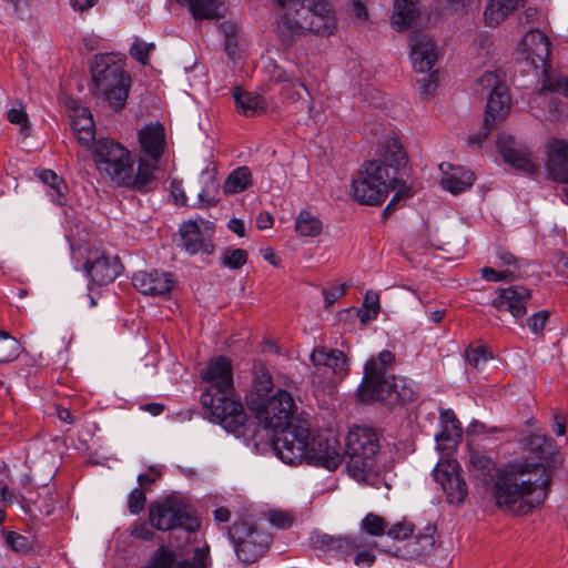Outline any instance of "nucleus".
I'll return each mask as SVG.
<instances>
[{"instance_id":"4be33fe9","label":"nucleus","mask_w":568,"mask_h":568,"mask_svg":"<svg viewBox=\"0 0 568 568\" xmlns=\"http://www.w3.org/2000/svg\"><path fill=\"white\" fill-rule=\"evenodd\" d=\"M530 291L524 286H510L499 290L493 306L499 312H508L515 318L524 316L527 312L526 304L530 300Z\"/></svg>"},{"instance_id":"338daca9","label":"nucleus","mask_w":568,"mask_h":568,"mask_svg":"<svg viewBox=\"0 0 568 568\" xmlns=\"http://www.w3.org/2000/svg\"><path fill=\"white\" fill-rule=\"evenodd\" d=\"M539 17V11L537 8H527L524 12H521L518 17V23L520 26H527L537 21Z\"/></svg>"},{"instance_id":"052dcab7","label":"nucleus","mask_w":568,"mask_h":568,"mask_svg":"<svg viewBox=\"0 0 568 568\" xmlns=\"http://www.w3.org/2000/svg\"><path fill=\"white\" fill-rule=\"evenodd\" d=\"M8 120L13 124L20 125L22 131L28 129V115L22 108H11L8 111Z\"/></svg>"},{"instance_id":"3c124183","label":"nucleus","mask_w":568,"mask_h":568,"mask_svg":"<svg viewBox=\"0 0 568 568\" xmlns=\"http://www.w3.org/2000/svg\"><path fill=\"white\" fill-rule=\"evenodd\" d=\"M426 73H428L427 77H424L417 81L418 85H419L418 87L419 93L423 97H428V95L433 94L435 92V90L437 89V83H438V77H437V72L435 70L426 71Z\"/></svg>"},{"instance_id":"ea45409f","label":"nucleus","mask_w":568,"mask_h":568,"mask_svg":"<svg viewBox=\"0 0 568 568\" xmlns=\"http://www.w3.org/2000/svg\"><path fill=\"white\" fill-rule=\"evenodd\" d=\"M22 353L20 342L6 331H0V364L16 361Z\"/></svg>"},{"instance_id":"39448f33","label":"nucleus","mask_w":568,"mask_h":568,"mask_svg":"<svg viewBox=\"0 0 568 568\" xmlns=\"http://www.w3.org/2000/svg\"><path fill=\"white\" fill-rule=\"evenodd\" d=\"M93 94L109 102L115 111L121 110L129 94L130 77L120 62L110 54L95 55L91 65Z\"/></svg>"},{"instance_id":"6e6552de","label":"nucleus","mask_w":568,"mask_h":568,"mask_svg":"<svg viewBox=\"0 0 568 568\" xmlns=\"http://www.w3.org/2000/svg\"><path fill=\"white\" fill-rule=\"evenodd\" d=\"M311 432L307 422L296 419L275 432L272 446L278 458L285 464L294 465L307 462Z\"/></svg>"},{"instance_id":"79ce46f5","label":"nucleus","mask_w":568,"mask_h":568,"mask_svg":"<svg viewBox=\"0 0 568 568\" xmlns=\"http://www.w3.org/2000/svg\"><path fill=\"white\" fill-rule=\"evenodd\" d=\"M222 264L231 270H239L247 262V252L243 248L229 247L224 250Z\"/></svg>"},{"instance_id":"2f4dec72","label":"nucleus","mask_w":568,"mask_h":568,"mask_svg":"<svg viewBox=\"0 0 568 568\" xmlns=\"http://www.w3.org/2000/svg\"><path fill=\"white\" fill-rule=\"evenodd\" d=\"M233 98L236 109L245 116L263 113L267 108L266 101L260 94L242 91L239 87L235 88Z\"/></svg>"},{"instance_id":"412c9836","label":"nucleus","mask_w":568,"mask_h":568,"mask_svg":"<svg viewBox=\"0 0 568 568\" xmlns=\"http://www.w3.org/2000/svg\"><path fill=\"white\" fill-rule=\"evenodd\" d=\"M497 148L504 161L517 170H521L529 175L538 172V164L532 153L524 146H517L511 136L499 135Z\"/></svg>"},{"instance_id":"5701e85b","label":"nucleus","mask_w":568,"mask_h":568,"mask_svg":"<svg viewBox=\"0 0 568 568\" xmlns=\"http://www.w3.org/2000/svg\"><path fill=\"white\" fill-rule=\"evenodd\" d=\"M181 246L189 254H196L203 252L212 254L214 252V244L212 242V234L203 233L196 222L189 221L181 224L179 229Z\"/></svg>"},{"instance_id":"393cba45","label":"nucleus","mask_w":568,"mask_h":568,"mask_svg":"<svg viewBox=\"0 0 568 568\" xmlns=\"http://www.w3.org/2000/svg\"><path fill=\"white\" fill-rule=\"evenodd\" d=\"M546 168L555 181L568 183V141L554 140L548 144Z\"/></svg>"},{"instance_id":"a878e982","label":"nucleus","mask_w":568,"mask_h":568,"mask_svg":"<svg viewBox=\"0 0 568 568\" xmlns=\"http://www.w3.org/2000/svg\"><path fill=\"white\" fill-rule=\"evenodd\" d=\"M186 7L194 20H219L226 13V0H176Z\"/></svg>"},{"instance_id":"0eeeda50","label":"nucleus","mask_w":568,"mask_h":568,"mask_svg":"<svg viewBox=\"0 0 568 568\" xmlns=\"http://www.w3.org/2000/svg\"><path fill=\"white\" fill-rule=\"evenodd\" d=\"M379 450L376 433L369 427L355 426L347 436L344 454L348 460L346 468L356 480L366 478L367 473L374 467V458Z\"/></svg>"},{"instance_id":"4468645a","label":"nucleus","mask_w":568,"mask_h":568,"mask_svg":"<svg viewBox=\"0 0 568 568\" xmlns=\"http://www.w3.org/2000/svg\"><path fill=\"white\" fill-rule=\"evenodd\" d=\"M307 463L335 470L342 464L345 454L344 447L334 436H316L311 438Z\"/></svg>"},{"instance_id":"cd10ccee","label":"nucleus","mask_w":568,"mask_h":568,"mask_svg":"<svg viewBox=\"0 0 568 568\" xmlns=\"http://www.w3.org/2000/svg\"><path fill=\"white\" fill-rule=\"evenodd\" d=\"M70 118L71 129L77 135L79 143L85 148L93 146L94 122L89 109L84 106L74 108Z\"/></svg>"},{"instance_id":"de8ad7c7","label":"nucleus","mask_w":568,"mask_h":568,"mask_svg":"<svg viewBox=\"0 0 568 568\" xmlns=\"http://www.w3.org/2000/svg\"><path fill=\"white\" fill-rule=\"evenodd\" d=\"M434 527H426L425 532L417 535L415 539V544L418 546L417 548L413 549V552L417 556H422L428 551H430L435 545V538H434Z\"/></svg>"},{"instance_id":"f257e3e1","label":"nucleus","mask_w":568,"mask_h":568,"mask_svg":"<svg viewBox=\"0 0 568 568\" xmlns=\"http://www.w3.org/2000/svg\"><path fill=\"white\" fill-rule=\"evenodd\" d=\"M467 469L499 509L515 515L530 513L548 496L550 478L540 463H515L499 469L489 456L470 448Z\"/></svg>"},{"instance_id":"680f3d73","label":"nucleus","mask_w":568,"mask_h":568,"mask_svg":"<svg viewBox=\"0 0 568 568\" xmlns=\"http://www.w3.org/2000/svg\"><path fill=\"white\" fill-rule=\"evenodd\" d=\"M210 548L209 546L196 548L193 555L192 568H206L209 565Z\"/></svg>"},{"instance_id":"69168bd1","label":"nucleus","mask_w":568,"mask_h":568,"mask_svg":"<svg viewBox=\"0 0 568 568\" xmlns=\"http://www.w3.org/2000/svg\"><path fill=\"white\" fill-rule=\"evenodd\" d=\"M408 196H409V190H406L405 192L399 190L398 192H396L384 210V213H383L384 217L389 216L396 210L398 203Z\"/></svg>"},{"instance_id":"09e8293b","label":"nucleus","mask_w":568,"mask_h":568,"mask_svg":"<svg viewBox=\"0 0 568 568\" xmlns=\"http://www.w3.org/2000/svg\"><path fill=\"white\" fill-rule=\"evenodd\" d=\"M481 277L488 282H503L516 278L514 270L496 271L493 267L486 266L480 270Z\"/></svg>"},{"instance_id":"ddd939ff","label":"nucleus","mask_w":568,"mask_h":568,"mask_svg":"<svg viewBox=\"0 0 568 568\" xmlns=\"http://www.w3.org/2000/svg\"><path fill=\"white\" fill-rule=\"evenodd\" d=\"M312 383L318 385L331 384L333 376L344 377L348 372L345 354L339 349L317 346L311 353Z\"/></svg>"},{"instance_id":"7ed1b4c3","label":"nucleus","mask_w":568,"mask_h":568,"mask_svg":"<svg viewBox=\"0 0 568 568\" xmlns=\"http://www.w3.org/2000/svg\"><path fill=\"white\" fill-rule=\"evenodd\" d=\"M335 28L334 11L327 0H303L296 7L281 9L276 22L277 33L285 43L310 33L329 36Z\"/></svg>"},{"instance_id":"7c9ffc66","label":"nucleus","mask_w":568,"mask_h":568,"mask_svg":"<svg viewBox=\"0 0 568 568\" xmlns=\"http://www.w3.org/2000/svg\"><path fill=\"white\" fill-rule=\"evenodd\" d=\"M521 6L523 0H489L484 12L485 22L489 27H497Z\"/></svg>"},{"instance_id":"4d7b16f0","label":"nucleus","mask_w":568,"mask_h":568,"mask_svg":"<svg viewBox=\"0 0 568 568\" xmlns=\"http://www.w3.org/2000/svg\"><path fill=\"white\" fill-rule=\"evenodd\" d=\"M395 359V356L389 351H382L377 357H372L368 362H374V366L379 375L387 376V366L390 365Z\"/></svg>"},{"instance_id":"c03bdc74","label":"nucleus","mask_w":568,"mask_h":568,"mask_svg":"<svg viewBox=\"0 0 568 568\" xmlns=\"http://www.w3.org/2000/svg\"><path fill=\"white\" fill-rule=\"evenodd\" d=\"M362 529L372 536H382L386 534L387 523L376 514H368L361 524Z\"/></svg>"},{"instance_id":"473e14b6","label":"nucleus","mask_w":568,"mask_h":568,"mask_svg":"<svg viewBox=\"0 0 568 568\" xmlns=\"http://www.w3.org/2000/svg\"><path fill=\"white\" fill-rule=\"evenodd\" d=\"M418 9L415 0H395L392 23L398 30L406 29L416 19Z\"/></svg>"},{"instance_id":"c9c22d12","label":"nucleus","mask_w":568,"mask_h":568,"mask_svg":"<svg viewBox=\"0 0 568 568\" xmlns=\"http://www.w3.org/2000/svg\"><path fill=\"white\" fill-rule=\"evenodd\" d=\"M251 184V170L247 166H240L227 175L223 190L225 194H236L246 190Z\"/></svg>"},{"instance_id":"603ef678","label":"nucleus","mask_w":568,"mask_h":568,"mask_svg":"<svg viewBox=\"0 0 568 568\" xmlns=\"http://www.w3.org/2000/svg\"><path fill=\"white\" fill-rule=\"evenodd\" d=\"M504 84V82H501L497 74L491 72V71H486L484 72L477 80H476V87H477V91H488L490 90L494 91L495 88L499 87Z\"/></svg>"},{"instance_id":"f704fd0d","label":"nucleus","mask_w":568,"mask_h":568,"mask_svg":"<svg viewBox=\"0 0 568 568\" xmlns=\"http://www.w3.org/2000/svg\"><path fill=\"white\" fill-rule=\"evenodd\" d=\"M442 432L436 435L437 442L456 443L463 435V428L452 409L440 410Z\"/></svg>"},{"instance_id":"4c0bfd02","label":"nucleus","mask_w":568,"mask_h":568,"mask_svg":"<svg viewBox=\"0 0 568 568\" xmlns=\"http://www.w3.org/2000/svg\"><path fill=\"white\" fill-rule=\"evenodd\" d=\"M38 176L43 183H45L50 186L51 200L58 205H63L67 201V199H65L67 185L64 184L63 180L60 179L57 175V173L53 172L52 170H42L38 174Z\"/></svg>"},{"instance_id":"f3484780","label":"nucleus","mask_w":568,"mask_h":568,"mask_svg":"<svg viewBox=\"0 0 568 568\" xmlns=\"http://www.w3.org/2000/svg\"><path fill=\"white\" fill-rule=\"evenodd\" d=\"M175 277L170 272L152 270L136 272L133 286L144 295L166 297L175 286Z\"/></svg>"},{"instance_id":"6ab92c4d","label":"nucleus","mask_w":568,"mask_h":568,"mask_svg":"<svg viewBox=\"0 0 568 568\" xmlns=\"http://www.w3.org/2000/svg\"><path fill=\"white\" fill-rule=\"evenodd\" d=\"M550 40L541 31L531 29L523 38L519 48L524 58L535 69L546 71L550 57Z\"/></svg>"},{"instance_id":"a211bd4d","label":"nucleus","mask_w":568,"mask_h":568,"mask_svg":"<svg viewBox=\"0 0 568 568\" xmlns=\"http://www.w3.org/2000/svg\"><path fill=\"white\" fill-rule=\"evenodd\" d=\"M121 268L118 257L98 251L90 253L84 264L87 275L100 286L113 282L120 275Z\"/></svg>"},{"instance_id":"f8f14e48","label":"nucleus","mask_w":568,"mask_h":568,"mask_svg":"<svg viewBox=\"0 0 568 568\" xmlns=\"http://www.w3.org/2000/svg\"><path fill=\"white\" fill-rule=\"evenodd\" d=\"M295 403L290 393L278 389L272 397L261 400L255 407V416L264 428L275 432L292 424Z\"/></svg>"},{"instance_id":"20e7f679","label":"nucleus","mask_w":568,"mask_h":568,"mask_svg":"<svg viewBox=\"0 0 568 568\" xmlns=\"http://www.w3.org/2000/svg\"><path fill=\"white\" fill-rule=\"evenodd\" d=\"M374 365V362L365 364L364 377L357 389V398L361 403L381 402L393 406L416 399L417 387L414 381L379 375Z\"/></svg>"},{"instance_id":"bf43d9fd","label":"nucleus","mask_w":568,"mask_h":568,"mask_svg":"<svg viewBox=\"0 0 568 568\" xmlns=\"http://www.w3.org/2000/svg\"><path fill=\"white\" fill-rule=\"evenodd\" d=\"M6 541L10 548L17 552H24L28 550L27 538L17 532L9 531L6 536Z\"/></svg>"},{"instance_id":"c85d7f7f","label":"nucleus","mask_w":568,"mask_h":568,"mask_svg":"<svg viewBox=\"0 0 568 568\" xmlns=\"http://www.w3.org/2000/svg\"><path fill=\"white\" fill-rule=\"evenodd\" d=\"M510 105V99L508 95V89L507 85L504 83L497 88L494 89L489 93L487 105H486V113L484 118V123L486 128L488 129L491 124H495V122L503 118L504 114L507 112Z\"/></svg>"},{"instance_id":"9b49d317","label":"nucleus","mask_w":568,"mask_h":568,"mask_svg":"<svg viewBox=\"0 0 568 568\" xmlns=\"http://www.w3.org/2000/svg\"><path fill=\"white\" fill-rule=\"evenodd\" d=\"M237 559L243 564L257 561L270 548L272 536L246 521H236L229 528Z\"/></svg>"},{"instance_id":"5fc2aeb1","label":"nucleus","mask_w":568,"mask_h":568,"mask_svg":"<svg viewBox=\"0 0 568 568\" xmlns=\"http://www.w3.org/2000/svg\"><path fill=\"white\" fill-rule=\"evenodd\" d=\"M145 501H146V498H145L144 493L139 488L133 489L129 495V500H128L129 511L133 515H138L139 513H141L143 510Z\"/></svg>"},{"instance_id":"423d86ee","label":"nucleus","mask_w":568,"mask_h":568,"mask_svg":"<svg viewBox=\"0 0 568 568\" xmlns=\"http://www.w3.org/2000/svg\"><path fill=\"white\" fill-rule=\"evenodd\" d=\"M398 183V179L390 174L381 161H367L363 165L361 176L353 180L352 196L359 204L379 205Z\"/></svg>"},{"instance_id":"a18cd8bd","label":"nucleus","mask_w":568,"mask_h":568,"mask_svg":"<svg viewBox=\"0 0 568 568\" xmlns=\"http://www.w3.org/2000/svg\"><path fill=\"white\" fill-rule=\"evenodd\" d=\"M546 91H555L568 97V74H559L555 78H548L539 92V98L546 99Z\"/></svg>"},{"instance_id":"774afa93","label":"nucleus","mask_w":568,"mask_h":568,"mask_svg":"<svg viewBox=\"0 0 568 568\" xmlns=\"http://www.w3.org/2000/svg\"><path fill=\"white\" fill-rule=\"evenodd\" d=\"M375 561V555L371 550L357 552L355 564L361 568L369 567Z\"/></svg>"},{"instance_id":"aec40b11","label":"nucleus","mask_w":568,"mask_h":568,"mask_svg":"<svg viewBox=\"0 0 568 568\" xmlns=\"http://www.w3.org/2000/svg\"><path fill=\"white\" fill-rule=\"evenodd\" d=\"M409 59L416 72L426 73V71L434 70L438 52L434 40L428 34H413L409 40Z\"/></svg>"},{"instance_id":"c756f323","label":"nucleus","mask_w":568,"mask_h":568,"mask_svg":"<svg viewBox=\"0 0 568 568\" xmlns=\"http://www.w3.org/2000/svg\"><path fill=\"white\" fill-rule=\"evenodd\" d=\"M311 539L314 547L322 550H333L344 556L351 555L359 548L355 539L348 537H335L327 534L316 532Z\"/></svg>"},{"instance_id":"9d476101","label":"nucleus","mask_w":568,"mask_h":568,"mask_svg":"<svg viewBox=\"0 0 568 568\" xmlns=\"http://www.w3.org/2000/svg\"><path fill=\"white\" fill-rule=\"evenodd\" d=\"M149 523L153 528L162 531L175 528L195 531L200 525L187 505L176 497H168L162 503L151 504Z\"/></svg>"},{"instance_id":"13d9d810","label":"nucleus","mask_w":568,"mask_h":568,"mask_svg":"<svg viewBox=\"0 0 568 568\" xmlns=\"http://www.w3.org/2000/svg\"><path fill=\"white\" fill-rule=\"evenodd\" d=\"M131 536L144 541H151L154 538V532L149 528L145 521H135L131 526Z\"/></svg>"},{"instance_id":"864d4df0","label":"nucleus","mask_w":568,"mask_h":568,"mask_svg":"<svg viewBox=\"0 0 568 568\" xmlns=\"http://www.w3.org/2000/svg\"><path fill=\"white\" fill-rule=\"evenodd\" d=\"M153 49H154V45L152 43H145L143 41L135 40V42L132 44V47L130 49V54L135 60L141 62L142 64H146L148 59H149V53Z\"/></svg>"},{"instance_id":"37998d69","label":"nucleus","mask_w":568,"mask_h":568,"mask_svg":"<svg viewBox=\"0 0 568 568\" xmlns=\"http://www.w3.org/2000/svg\"><path fill=\"white\" fill-rule=\"evenodd\" d=\"M272 376L266 368L258 366L254 369L253 389L258 397L265 396L272 389Z\"/></svg>"},{"instance_id":"a19ab883","label":"nucleus","mask_w":568,"mask_h":568,"mask_svg":"<svg viewBox=\"0 0 568 568\" xmlns=\"http://www.w3.org/2000/svg\"><path fill=\"white\" fill-rule=\"evenodd\" d=\"M225 38L224 47L229 57L234 58L237 52L240 27L232 21H224L219 26Z\"/></svg>"},{"instance_id":"0e129e2a","label":"nucleus","mask_w":568,"mask_h":568,"mask_svg":"<svg viewBox=\"0 0 568 568\" xmlns=\"http://www.w3.org/2000/svg\"><path fill=\"white\" fill-rule=\"evenodd\" d=\"M271 80L275 83H286L284 87L285 90H287L288 87L295 85L292 77L285 70H282L277 67L274 68V71L271 74Z\"/></svg>"},{"instance_id":"bb28decb","label":"nucleus","mask_w":568,"mask_h":568,"mask_svg":"<svg viewBox=\"0 0 568 568\" xmlns=\"http://www.w3.org/2000/svg\"><path fill=\"white\" fill-rule=\"evenodd\" d=\"M439 169L444 173L440 185L453 194L466 191L475 181L474 173L463 168H454L448 163H442Z\"/></svg>"},{"instance_id":"2eb2a0df","label":"nucleus","mask_w":568,"mask_h":568,"mask_svg":"<svg viewBox=\"0 0 568 568\" xmlns=\"http://www.w3.org/2000/svg\"><path fill=\"white\" fill-rule=\"evenodd\" d=\"M434 478L442 486L449 504L464 503L468 489L464 478L458 473L455 462L443 460L434 469Z\"/></svg>"},{"instance_id":"dca6fc26","label":"nucleus","mask_w":568,"mask_h":568,"mask_svg":"<svg viewBox=\"0 0 568 568\" xmlns=\"http://www.w3.org/2000/svg\"><path fill=\"white\" fill-rule=\"evenodd\" d=\"M202 379L207 384L204 394L216 396L234 392L231 362L223 356L207 363L202 372Z\"/></svg>"},{"instance_id":"6e6d98bb","label":"nucleus","mask_w":568,"mask_h":568,"mask_svg":"<svg viewBox=\"0 0 568 568\" xmlns=\"http://www.w3.org/2000/svg\"><path fill=\"white\" fill-rule=\"evenodd\" d=\"M386 534L395 539L403 540L413 534V525L409 523H397L386 528Z\"/></svg>"},{"instance_id":"1a4fd4ad","label":"nucleus","mask_w":568,"mask_h":568,"mask_svg":"<svg viewBox=\"0 0 568 568\" xmlns=\"http://www.w3.org/2000/svg\"><path fill=\"white\" fill-rule=\"evenodd\" d=\"M202 405L207 408L211 419L220 424L226 432L241 436L244 434L247 420L243 404L231 394H221L212 396L211 394L201 395Z\"/></svg>"},{"instance_id":"49530a36","label":"nucleus","mask_w":568,"mask_h":568,"mask_svg":"<svg viewBox=\"0 0 568 568\" xmlns=\"http://www.w3.org/2000/svg\"><path fill=\"white\" fill-rule=\"evenodd\" d=\"M491 357V353L484 346H469L465 352L467 363L475 368H479Z\"/></svg>"},{"instance_id":"8fccbe9b","label":"nucleus","mask_w":568,"mask_h":568,"mask_svg":"<svg viewBox=\"0 0 568 568\" xmlns=\"http://www.w3.org/2000/svg\"><path fill=\"white\" fill-rule=\"evenodd\" d=\"M548 311H539L527 318V326L530 329V332L536 336H542V332L546 323L548 322Z\"/></svg>"},{"instance_id":"72a5a7b5","label":"nucleus","mask_w":568,"mask_h":568,"mask_svg":"<svg viewBox=\"0 0 568 568\" xmlns=\"http://www.w3.org/2000/svg\"><path fill=\"white\" fill-rule=\"evenodd\" d=\"M526 447L540 462H549L555 455L552 440L546 434H530L526 438Z\"/></svg>"},{"instance_id":"58836bf2","label":"nucleus","mask_w":568,"mask_h":568,"mask_svg":"<svg viewBox=\"0 0 568 568\" xmlns=\"http://www.w3.org/2000/svg\"><path fill=\"white\" fill-rule=\"evenodd\" d=\"M295 230L301 236L315 237L322 233V221L308 211H302L295 220Z\"/></svg>"},{"instance_id":"f03ea898","label":"nucleus","mask_w":568,"mask_h":568,"mask_svg":"<svg viewBox=\"0 0 568 568\" xmlns=\"http://www.w3.org/2000/svg\"><path fill=\"white\" fill-rule=\"evenodd\" d=\"M93 155L98 170L118 186L141 193L151 190L155 180L151 165L140 158L135 170L132 154L121 143L106 138L99 139L93 145Z\"/></svg>"},{"instance_id":"e433bc0d","label":"nucleus","mask_w":568,"mask_h":568,"mask_svg":"<svg viewBox=\"0 0 568 568\" xmlns=\"http://www.w3.org/2000/svg\"><path fill=\"white\" fill-rule=\"evenodd\" d=\"M381 162L387 170L389 168L394 171H397L406 165V154L400 142L396 138H390L386 141L384 162Z\"/></svg>"},{"instance_id":"e2e57ef3","label":"nucleus","mask_w":568,"mask_h":568,"mask_svg":"<svg viewBox=\"0 0 568 568\" xmlns=\"http://www.w3.org/2000/svg\"><path fill=\"white\" fill-rule=\"evenodd\" d=\"M479 0H447V6L453 12H460L478 7Z\"/></svg>"},{"instance_id":"b1692460","label":"nucleus","mask_w":568,"mask_h":568,"mask_svg":"<svg viewBox=\"0 0 568 568\" xmlns=\"http://www.w3.org/2000/svg\"><path fill=\"white\" fill-rule=\"evenodd\" d=\"M139 141L142 151L146 155V158H142L151 165L152 175H155L154 172L158 169L164 145V128L159 123L146 125L139 132Z\"/></svg>"}]
</instances>
